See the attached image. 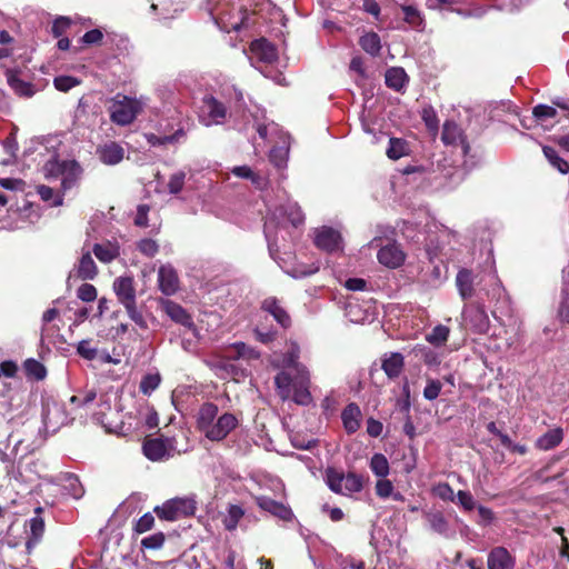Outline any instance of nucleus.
Here are the masks:
<instances>
[{
  "label": "nucleus",
  "mask_w": 569,
  "mask_h": 569,
  "mask_svg": "<svg viewBox=\"0 0 569 569\" xmlns=\"http://www.w3.org/2000/svg\"><path fill=\"white\" fill-rule=\"evenodd\" d=\"M445 149L432 162L436 179H440L438 186L441 188H453L466 177L467 172L473 169L478 161V151L471 144H443Z\"/></svg>",
  "instance_id": "nucleus-1"
},
{
  "label": "nucleus",
  "mask_w": 569,
  "mask_h": 569,
  "mask_svg": "<svg viewBox=\"0 0 569 569\" xmlns=\"http://www.w3.org/2000/svg\"><path fill=\"white\" fill-rule=\"evenodd\" d=\"M305 221V216L296 202H288L286 206L270 211L264 222V236L269 250L278 247L279 238L286 240L287 236L292 238L290 228L297 229Z\"/></svg>",
  "instance_id": "nucleus-2"
},
{
  "label": "nucleus",
  "mask_w": 569,
  "mask_h": 569,
  "mask_svg": "<svg viewBox=\"0 0 569 569\" xmlns=\"http://www.w3.org/2000/svg\"><path fill=\"white\" fill-rule=\"evenodd\" d=\"M217 405L203 403L198 412L197 427L211 441L223 440L239 423L238 418L230 412L220 416Z\"/></svg>",
  "instance_id": "nucleus-3"
},
{
  "label": "nucleus",
  "mask_w": 569,
  "mask_h": 569,
  "mask_svg": "<svg viewBox=\"0 0 569 569\" xmlns=\"http://www.w3.org/2000/svg\"><path fill=\"white\" fill-rule=\"evenodd\" d=\"M274 386L281 400L292 399L297 405L308 406L312 402L309 391L310 373L307 367H298V373L281 370L274 377Z\"/></svg>",
  "instance_id": "nucleus-4"
},
{
  "label": "nucleus",
  "mask_w": 569,
  "mask_h": 569,
  "mask_svg": "<svg viewBox=\"0 0 569 569\" xmlns=\"http://www.w3.org/2000/svg\"><path fill=\"white\" fill-rule=\"evenodd\" d=\"M43 173L46 178L61 177L63 191L71 189L80 178L81 168L73 160L58 161L56 154L44 161Z\"/></svg>",
  "instance_id": "nucleus-5"
},
{
  "label": "nucleus",
  "mask_w": 569,
  "mask_h": 569,
  "mask_svg": "<svg viewBox=\"0 0 569 569\" xmlns=\"http://www.w3.org/2000/svg\"><path fill=\"white\" fill-rule=\"evenodd\" d=\"M209 13L219 28L226 32L239 31L246 26L247 11L242 8H230L223 4L221 8H209Z\"/></svg>",
  "instance_id": "nucleus-6"
},
{
  "label": "nucleus",
  "mask_w": 569,
  "mask_h": 569,
  "mask_svg": "<svg viewBox=\"0 0 569 569\" xmlns=\"http://www.w3.org/2000/svg\"><path fill=\"white\" fill-rule=\"evenodd\" d=\"M326 482L333 492L345 496L360 492L363 488L361 476L352 472L343 475L332 468L326 470Z\"/></svg>",
  "instance_id": "nucleus-7"
},
{
  "label": "nucleus",
  "mask_w": 569,
  "mask_h": 569,
  "mask_svg": "<svg viewBox=\"0 0 569 569\" xmlns=\"http://www.w3.org/2000/svg\"><path fill=\"white\" fill-rule=\"evenodd\" d=\"M142 110V102L137 99L118 94L109 107L110 118L114 123L126 126L131 123Z\"/></svg>",
  "instance_id": "nucleus-8"
},
{
  "label": "nucleus",
  "mask_w": 569,
  "mask_h": 569,
  "mask_svg": "<svg viewBox=\"0 0 569 569\" xmlns=\"http://www.w3.org/2000/svg\"><path fill=\"white\" fill-rule=\"evenodd\" d=\"M144 456L151 461H161L180 453L176 447L174 438H151L146 439L142 446Z\"/></svg>",
  "instance_id": "nucleus-9"
},
{
  "label": "nucleus",
  "mask_w": 569,
  "mask_h": 569,
  "mask_svg": "<svg viewBox=\"0 0 569 569\" xmlns=\"http://www.w3.org/2000/svg\"><path fill=\"white\" fill-rule=\"evenodd\" d=\"M159 518L164 520H177L181 517L193 515L196 501L191 498H174L154 509Z\"/></svg>",
  "instance_id": "nucleus-10"
},
{
  "label": "nucleus",
  "mask_w": 569,
  "mask_h": 569,
  "mask_svg": "<svg viewBox=\"0 0 569 569\" xmlns=\"http://www.w3.org/2000/svg\"><path fill=\"white\" fill-rule=\"evenodd\" d=\"M227 108L214 97L207 94L199 107V119L204 126L220 124L226 120Z\"/></svg>",
  "instance_id": "nucleus-11"
},
{
  "label": "nucleus",
  "mask_w": 569,
  "mask_h": 569,
  "mask_svg": "<svg viewBox=\"0 0 569 569\" xmlns=\"http://www.w3.org/2000/svg\"><path fill=\"white\" fill-rule=\"evenodd\" d=\"M462 322L466 328L477 333H485L489 329V318L480 306H466L462 311Z\"/></svg>",
  "instance_id": "nucleus-12"
},
{
  "label": "nucleus",
  "mask_w": 569,
  "mask_h": 569,
  "mask_svg": "<svg viewBox=\"0 0 569 569\" xmlns=\"http://www.w3.org/2000/svg\"><path fill=\"white\" fill-rule=\"evenodd\" d=\"M300 357V347L297 342L291 341L288 345V349L282 355H274V358L272 359V366L274 368H278L281 370L289 371L291 375L298 373V367H305L302 363H300L299 360Z\"/></svg>",
  "instance_id": "nucleus-13"
},
{
  "label": "nucleus",
  "mask_w": 569,
  "mask_h": 569,
  "mask_svg": "<svg viewBox=\"0 0 569 569\" xmlns=\"http://www.w3.org/2000/svg\"><path fill=\"white\" fill-rule=\"evenodd\" d=\"M341 234L330 227H321L315 232V244L321 250L338 251L341 250Z\"/></svg>",
  "instance_id": "nucleus-14"
},
{
  "label": "nucleus",
  "mask_w": 569,
  "mask_h": 569,
  "mask_svg": "<svg viewBox=\"0 0 569 569\" xmlns=\"http://www.w3.org/2000/svg\"><path fill=\"white\" fill-rule=\"evenodd\" d=\"M531 121L535 122L536 127L550 130L559 122L558 110L552 106L538 104L532 109Z\"/></svg>",
  "instance_id": "nucleus-15"
},
{
  "label": "nucleus",
  "mask_w": 569,
  "mask_h": 569,
  "mask_svg": "<svg viewBox=\"0 0 569 569\" xmlns=\"http://www.w3.org/2000/svg\"><path fill=\"white\" fill-rule=\"evenodd\" d=\"M43 422L48 429L57 430L69 422V418L62 405L48 403L43 411Z\"/></svg>",
  "instance_id": "nucleus-16"
},
{
  "label": "nucleus",
  "mask_w": 569,
  "mask_h": 569,
  "mask_svg": "<svg viewBox=\"0 0 569 569\" xmlns=\"http://www.w3.org/2000/svg\"><path fill=\"white\" fill-rule=\"evenodd\" d=\"M158 283L160 291L166 296L176 293L179 288V278L172 266H161L158 271Z\"/></svg>",
  "instance_id": "nucleus-17"
},
{
  "label": "nucleus",
  "mask_w": 569,
  "mask_h": 569,
  "mask_svg": "<svg viewBox=\"0 0 569 569\" xmlns=\"http://www.w3.org/2000/svg\"><path fill=\"white\" fill-rule=\"evenodd\" d=\"M251 60L271 63L277 59L276 48L266 39H258L250 44Z\"/></svg>",
  "instance_id": "nucleus-18"
},
{
  "label": "nucleus",
  "mask_w": 569,
  "mask_h": 569,
  "mask_svg": "<svg viewBox=\"0 0 569 569\" xmlns=\"http://www.w3.org/2000/svg\"><path fill=\"white\" fill-rule=\"evenodd\" d=\"M113 291L122 306L136 301V289L131 277H118L113 281Z\"/></svg>",
  "instance_id": "nucleus-19"
},
{
  "label": "nucleus",
  "mask_w": 569,
  "mask_h": 569,
  "mask_svg": "<svg viewBox=\"0 0 569 569\" xmlns=\"http://www.w3.org/2000/svg\"><path fill=\"white\" fill-rule=\"evenodd\" d=\"M559 147H568L556 149V146L552 144H543V153L548 159L549 163L556 168L561 173L569 172V161L565 159L562 152H569V144H558Z\"/></svg>",
  "instance_id": "nucleus-20"
},
{
  "label": "nucleus",
  "mask_w": 569,
  "mask_h": 569,
  "mask_svg": "<svg viewBox=\"0 0 569 569\" xmlns=\"http://www.w3.org/2000/svg\"><path fill=\"white\" fill-rule=\"evenodd\" d=\"M378 260L388 268H398L405 261V253L397 243H389L379 250Z\"/></svg>",
  "instance_id": "nucleus-21"
},
{
  "label": "nucleus",
  "mask_w": 569,
  "mask_h": 569,
  "mask_svg": "<svg viewBox=\"0 0 569 569\" xmlns=\"http://www.w3.org/2000/svg\"><path fill=\"white\" fill-rule=\"evenodd\" d=\"M257 505L264 511L278 517L281 520L289 521L292 519L293 513L291 509L281 502H278L268 497H257Z\"/></svg>",
  "instance_id": "nucleus-22"
},
{
  "label": "nucleus",
  "mask_w": 569,
  "mask_h": 569,
  "mask_svg": "<svg viewBox=\"0 0 569 569\" xmlns=\"http://www.w3.org/2000/svg\"><path fill=\"white\" fill-rule=\"evenodd\" d=\"M166 313L177 323L191 330L196 333V326L190 315L178 303L168 301L164 306Z\"/></svg>",
  "instance_id": "nucleus-23"
},
{
  "label": "nucleus",
  "mask_w": 569,
  "mask_h": 569,
  "mask_svg": "<svg viewBox=\"0 0 569 569\" xmlns=\"http://www.w3.org/2000/svg\"><path fill=\"white\" fill-rule=\"evenodd\" d=\"M343 427L348 433H355L360 428L361 411L358 405L349 403L341 413Z\"/></svg>",
  "instance_id": "nucleus-24"
},
{
  "label": "nucleus",
  "mask_w": 569,
  "mask_h": 569,
  "mask_svg": "<svg viewBox=\"0 0 569 569\" xmlns=\"http://www.w3.org/2000/svg\"><path fill=\"white\" fill-rule=\"evenodd\" d=\"M262 309L270 313L274 320L283 328L290 326V317L288 312L281 307L276 298H267L262 302Z\"/></svg>",
  "instance_id": "nucleus-25"
},
{
  "label": "nucleus",
  "mask_w": 569,
  "mask_h": 569,
  "mask_svg": "<svg viewBox=\"0 0 569 569\" xmlns=\"http://www.w3.org/2000/svg\"><path fill=\"white\" fill-rule=\"evenodd\" d=\"M513 560L506 548L497 547L488 556L489 569H512Z\"/></svg>",
  "instance_id": "nucleus-26"
},
{
  "label": "nucleus",
  "mask_w": 569,
  "mask_h": 569,
  "mask_svg": "<svg viewBox=\"0 0 569 569\" xmlns=\"http://www.w3.org/2000/svg\"><path fill=\"white\" fill-rule=\"evenodd\" d=\"M97 154L103 163L112 166L123 159L124 150L120 144H100Z\"/></svg>",
  "instance_id": "nucleus-27"
},
{
  "label": "nucleus",
  "mask_w": 569,
  "mask_h": 569,
  "mask_svg": "<svg viewBox=\"0 0 569 569\" xmlns=\"http://www.w3.org/2000/svg\"><path fill=\"white\" fill-rule=\"evenodd\" d=\"M403 356L399 352H392L383 359L382 370L389 378L393 379L399 377L403 369Z\"/></svg>",
  "instance_id": "nucleus-28"
},
{
  "label": "nucleus",
  "mask_w": 569,
  "mask_h": 569,
  "mask_svg": "<svg viewBox=\"0 0 569 569\" xmlns=\"http://www.w3.org/2000/svg\"><path fill=\"white\" fill-rule=\"evenodd\" d=\"M4 152L8 154V158L0 160L1 166H10V164H19L30 167V163L27 162V158L34 153L37 150L34 148H30L28 151H24L23 159L19 160L17 152L19 151V144H3Z\"/></svg>",
  "instance_id": "nucleus-29"
},
{
  "label": "nucleus",
  "mask_w": 569,
  "mask_h": 569,
  "mask_svg": "<svg viewBox=\"0 0 569 569\" xmlns=\"http://www.w3.org/2000/svg\"><path fill=\"white\" fill-rule=\"evenodd\" d=\"M563 439V431L561 428L548 430L537 439L536 446L541 450H551L557 447Z\"/></svg>",
  "instance_id": "nucleus-30"
},
{
  "label": "nucleus",
  "mask_w": 569,
  "mask_h": 569,
  "mask_svg": "<svg viewBox=\"0 0 569 569\" xmlns=\"http://www.w3.org/2000/svg\"><path fill=\"white\" fill-rule=\"evenodd\" d=\"M244 516V510L238 505H229L222 517V525L226 530L233 531L237 529L240 520Z\"/></svg>",
  "instance_id": "nucleus-31"
},
{
  "label": "nucleus",
  "mask_w": 569,
  "mask_h": 569,
  "mask_svg": "<svg viewBox=\"0 0 569 569\" xmlns=\"http://www.w3.org/2000/svg\"><path fill=\"white\" fill-rule=\"evenodd\" d=\"M77 272L78 277L83 280H92L97 276L98 269L89 251L82 253Z\"/></svg>",
  "instance_id": "nucleus-32"
},
{
  "label": "nucleus",
  "mask_w": 569,
  "mask_h": 569,
  "mask_svg": "<svg viewBox=\"0 0 569 569\" xmlns=\"http://www.w3.org/2000/svg\"><path fill=\"white\" fill-rule=\"evenodd\" d=\"M456 283L462 299L471 298L473 295V278L471 271L461 269L457 273Z\"/></svg>",
  "instance_id": "nucleus-33"
},
{
  "label": "nucleus",
  "mask_w": 569,
  "mask_h": 569,
  "mask_svg": "<svg viewBox=\"0 0 569 569\" xmlns=\"http://www.w3.org/2000/svg\"><path fill=\"white\" fill-rule=\"evenodd\" d=\"M93 253L99 261L109 263L119 256V247L111 242L96 243L93 246Z\"/></svg>",
  "instance_id": "nucleus-34"
},
{
  "label": "nucleus",
  "mask_w": 569,
  "mask_h": 569,
  "mask_svg": "<svg viewBox=\"0 0 569 569\" xmlns=\"http://www.w3.org/2000/svg\"><path fill=\"white\" fill-rule=\"evenodd\" d=\"M226 356L233 359H258L259 352L247 346L244 342H236L226 350Z\"/></svg>",
  "instance_id": "nucleus-35"
},
{
  "label": "nucleus",
  "mask_w": 569,
  "mask_h": 569,
  "mask_svg": "<svg viewBox=\"0 0 569 569\" xmlns=\"http://www.w3.org/2000/svg\"><path fill=\"white\" fill-rule=\"evenodd\" d=\"M408 82L407 73L402 68H390L386 72V84L396 90L400 91Z\"/></svg>",
  "instance_id": "nucleus-36"
},
{
  "label": "nucleus",
  "mask_w": 569,
  "mask_h": 569,
  "mask_svg": "<svg viewBox=\"0 0 569 569\" xmlns=\"http://www.w3.org/2000/svg\"><path fill=\"white\" fill-rule=\"evenodd\" d=\"M7 80L9 86L12 88V90H14L16 93L24 97H30L33 94L31 84L21 80L17 71L8 70Z\"/></svg>",
  "instance_id": "nucleus-37"
},
{
  "label": "nucleus",
  "mask_w": 569,
  "mask_h": 569,
  "mask_svg": "<svg viewBox=\"0 0 569 569\" xmlns=\"http://www.w3.org/2000/svg\"><path fill=\"white\" fill-rule=\"evenodd\" d=\"M425 517L430 526V528L442 536H448L449 532V523L446 520L445 516L439 512H425Z\"/></svg>",
  "instance_id": "nucleus-38"
},
{
  "label": "nucleus",
  "mask_w": 569,
  "mask_h": 569,
  "mask_svg": "<svg viewBox=\"0 0 569 569\" xmlns=\"http://www.w3.org/2000/svg\"><path fill=\"white\" fill-rule=\"evenodd\" d=\"M442 142H463V132L461 128L452 120L443 123Z\"/></svg>",
  "instance_id": "nucleus-39"
},
{
  "label": "nucleus",
  "mask_w": 569,
  "mask_h": 569,
  "mask_svg": "<svg viewBox=\"0 0 569 569\" xmlns=\"http://www.w3.org/2000/svg\"><path fill=\"white\" fill-rule=\"evenodd\" d=\"M369 467L379 478H387L390 472L389 461L382 453H375L370 459Z\"/></svg>",
  "instance_id": "nucleus-40"
},
{
  "label": "nucleus",
  "mask_w": 569,
  "mask_h": 569,
  "mask_svg": "<svg viewBox=\"0 0 569 569\" xmlns=\"http://www.w3.org/2000/svg\"><path fill=\"white\" fill-rule=\"evenodd\" d=\"M30 531L32 538L28 539L26 548L28 552H31L34 546L38 543L44 531V522L41 518L34 517L30 519Z\"/></svg>",
  "instance_id": "nucleus-41"
},
{
  "label": "nucleus",
  "mask_w": 569,
  "mask_h": 569,
  "mask_svg": "<svg viewBox=\"0 0 569 569\" xmlns=\"http://www.w3.org/2000/svg\"><path fill=\"white\" fill-rule=\"evenodd\" d=\"M289 157V144H274L269 151L270 162L277 168L286 166Z\"/></svg>",
  "instance_id": "nucleus-42"
},
{
  "label": "nucleus",
  "mask_w": 569,
  "mask_h": 569,
  "mask_svg": "<svg viewBox=\"0 0 569 569\" xmlns=\"http://www.w3.org/2000/svg\"><path fill=\"white\" fill-rule=\"evenodd\" d=\"M361 48L371 56H377L381 49L380 38L377 33H366L359 41Z\"/></svg>",
  "instance_id": "nucleus-43"
},
{
  "label": "nucleus",
  "mask_w": 569,
  "mask_h": 569,
  "mask_svg": "<svg viewBox=\"0 0 569 569\" xmlns=\"http://www.w3.org/2000/svg\"><path fill=\"white\" fill-rule=\"evenodd\" d=\"M26 375L36 380H42L47 376L46 367L36 359H27L23 363Z\"/></svg>",
  "instance_id": "nucleus-44"
},
{
  "label": "nucleus",
  "mask_w": 569,
  "mask_h": 569,
  "mask_svg": "<svg viewBox=\"0 0 569 569\" xmlns=\"http://www.w3.org/2000/svg\"><path fill=\"white\" fill-rule=\"evenodd\" d=\"M449 333L450 329L447 326L438 325L426 336V340L436 347H440L447 342Z\"/></svg>",
  "instance_id": "nucleus-45"
},
{
  "label": "nucleus",
  "mask_w": 569,
  "mask_h": 569,
  "mask_svg": "<svg viewBox=\"0 0 569 569\" xmlns=\"http://www.w3.org/2000/svg\"><path fill=\"white\" fill-rule=\"evenodd\" d=\"M402 12L405 14V21L415 29H422L423 18L420 11L413 6H402Z\"/></svg>",
  "instance_id": "nucleus-46"
},
{
  "label": "nucleus",
  "mask_w": 569,
  "mask_h": 569,
  "mask_svg": "<svg viewBox=\"0 0 569 569\" xmlns=\"http://www.w3.org/2000/svg\"><path fill=\"white\" fill-rule=\"evenodd\" d=\"M161 377L158 372L146 375L141 381L139 389L143 395H151L160 385Z\"/></svg>",
  "instance_id": "nucleus-47"
},
{
  "label": "nucleus",
  "mask_w": 569,
  "mask_h": 569,
  "mask_svg": "<svg viewBox=\"0 0 569 569\" xmlns=\"http://www.w3.org/2000/svg\"><path fill=\"white\" fill-rule=\"evenodd\" d=\"M557 319L561 323L569 322V292L566 287L562 288L559 306L557 308Z\"/></svg>",
  "instance_id": "nucleus-48"
},
{
  "label": "nucleus",
  "mask_w": 569,
  "mask_h": 569,
  "mask_svg": "<svg viewBox=\"0 0 569 569\" xmlns=\"http://www.w3.org/2000/svg\"><path fill=\"white\" fill-rule=\"evenodd\" d=\"M37 193L40 196L41 200L44 202L52 201L51 206L58 207L62 204V196L59 193H54L53 189L48 186H38Z\"/></svg>",
  "instance_id": "nucleus-49"
},
{
  "label": "nucleus",
  "mask_w": 569,
  "mask_h": 569,
  "mask_svg": "<svg viewBox=\"0 0 569 569\" xmlns=\"http://www.w3.org/2000/svg\"><path fill=\"white\" fill-rule=\"evenodd\" d=\"M63 488L74 498L79 499L83 495V488L79 479L73 475H68L64 479Z\"/></svg>",
  "instance_id": "nucleus-50"
},
{
  "label": "nucleus",
  "mask_w": 569,
  "mask_h": 569,
  "mask_svg": "<svg viewBox=\"0 0 569 569\" xmlns=\"http://www.w3.org/2000/svg\"><path fill=\"white\" fill-rule=\"evenodd\" d=\"M53 84L57 90L67 92L76 86L80 84V80L70 76H60L54 78Z\"/></svg>",
  "instance_id": "nucleus-51"
},
{
  "label": "nucleus",
  "mask_w": 569,
  "mask_h": 569,
  "mask_svg": "<svg viewBox=\"0 0 569 569\" xmlns=\"http://www.w3.org/2000/svg\"><path fill=\"white\" fill-rule=\"evenodd\" d=\"M466 511H471L476 508V500L469 491L459 490L456 495V501Z\"/></svg>",
  "instance_id": "nucleus-52"
},
{
  "label": "nucleus",
  "mask_w": 569,
  "mask_h": 569,
  "mask_svg": "<svg viewBox=\"0 0 569 569\" xmlns=\"http://www.w3.org/2000/svg\"><path fill=\"white\" fill-rule=\"evenodd\" d=\"M77 352L86 360H93L98 357V350L91 346L90 340H81L77 346Z\"/></svg>",
  "instance_id": "nucleus-53"
},
{
  "label": "nucleus",
  "mask_w": 569,
  "mask_h": 569,
  "mask_svg": "<svg viewBox=\"0 0 569 569\" xmlns=\"http://www.w3.org/2000/svg\"><path fill=\"white\" fill-rule=\"evenodd\" d=\"M432 491L437 497H439L442 500L452 502L456 501V495L450 485L447 482L438 483L437 486L433 487Z\"/></svg>",
  "instance_id": "nucleus-54"
},
{
  "label": "nucleus",
  "mask_w": 569,
  "mask_h": 569,
  "mask_svg": "<svg viewBox=\"0 0 569 569\" xmlns=\"http://www.w3.org/2000/svg\"><path fill=\"white\" fill-rule=\"evenodd\" d=\"M97 296L96 287L90 283H82L77 290V297L84 302L94 301Z\"/></svg>",
  "instance_id": "nucleus-55"
},
{
  "label": "nucleus",
  "mask_w": 569,
  "mask_h": 569,
  "mask_svg": "<svg viewBox=\"0 0 569 569\" xmlns=\"http://www.w3.org/2000/svg\"><path fill=\"white\" fill-rule=\"evenodd\" d=\"M164 542V535L162 532L152 533L148 537H144L141 540V546L146 549H159L162 547Z\"/></svg>",
  "instance_id": "nucleus-56"
},
{
  "label": "nucleus",
  "mask_w": 569,
  "mask_h": 569,
  "mask_svg": "<svg viewBox=\"0 0 569 569\" xmlns=\"http://www.w3.org/2000/svg\"><path fill=\"white\" fill-rule=\"evenodd\" d=\"M422 120L426 123L427 128L436 133L438 131V118L436 111L431 107L423 108L422 110Z\"/></svg>",
  "instance_id": "nucleus-57"
},
{
  "label": "nucleus",
  "mask_w": 569,
  "mask_h": 569,
  "mask_svg": "<svg viewBox=\"0 0 569 569\" xmlns=\"http://www.w3.org/2000/svg\"><path fill=\"white\" fill-rule=\"evenodd\" d=\"M97 397V392L94 389H89L83 391L82 393L72 396L70 398V403L74 406H87L91 403Z\"/></svg>",
  "instance_id": "nucleus-58"
},
{
  "label": "nucleus",
  "mask_w": 569,
  "mask_h": 569,
  "mask_svg": "<svg viewBox=\"0 0 569 569\" xmlns=\"http://www.w3.org/2000/svg\"><path fill=\"white\" fill-rule=\"evenodd\" d=\"M410 144H389L386 150V154L388 158L392 160H398L401 157L408 156L410 153Z\"/></svg>",
  "instance_id": "nucleus-59"
},
{
  "label": "nucleus",
  "mask_w": 569,
  "mask_h": 569,
  "mask_svg": "<svg viewBox=\"0 0 569 569\" xmlns=\"http://www.w3.org/2000/svg\"><path fill=\"white\" fill-rule=\"evenodd\" d=\"M393 489L392 482L386 478H380L376 483V493L382 499L389 498Z\"/></svg>",
  "instance_id": "nucleus-60"
},
{
  "label": "nucleus",
  "mask_w": 569,
  "mask_h": 569,
  "mask_svg": "<svg viewBox=\"0 0 569 569\" xmlns=\"http://www.w3.org/2000/svg\"><path fill=\"white\" fill-rule=\"evenodd\" d=\"M442 385L439 380H428L427 386L423 389V397L427 400H435L440 395Z\"/></svg>",
  "instance_id": "nucleus-61"
},
{
  "label": "nucleus",
  "mask_w": 569,
  "mask_h": 569,
  "mask_svg": "<svg viewBox=\"0 0 569 569\" xmlns=\"http://www.w3.org/2000/svg\"><path fill=\"white\" fill-rule=\"evenodd\" d=\"M184 177L186 174L182 171L177 172L170 177L168 182V189L170 193L176 194L182 190L184 184Z\"/></svg>",
  "instance_id": "nucleus-62"
},
{
  "label": "nucleus",
  "mask_w": 569,
  "mask_h": 569,
  "mask_svg": "<svg viewBox=\"0 0 569 569\" xmlns=\"http://www.w3.org/2000/svg\"><path fill=\"white\" fill-rule=\"evenodd\" d=\"M71 26V20L68 17H59L52 24V34L60 38L67 29Z\"/></svg>",
  "instance_id": "nucleus-63"
},
{
  "label": "nucleus",
  "mask_w": 569,
  "mask_h": 569,
  "mask_svg": "<svg viewBox=\"0 0 569 569\" xmlns=\"http://www.w3.org/2000/svg\"><path fill=\"white\" fill-rule=\"evenodd\" d=\"M138 248L143 254H146L148 257H153L158 252V249H159L157 242L152 239L141 240L138 243Z\"/></svg>",
  "instance_id": "nucleus-64"
}]
</instances>
